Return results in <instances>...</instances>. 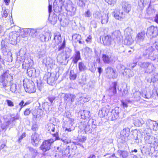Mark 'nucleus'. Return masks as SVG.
Wrapping results in <instances>:
<instances>
[{
	"instance_id": "f704fd0d",
	"label": "nucleus",
	"mask_w": 158,
	"mask_h": 158,
	"mask_svg": "<svg viewBox=\"0 0 158 158\" xmlns=\"http://www.w3.org/2000/svg\"><path fill=\"white\" fill-rule=\"evenodd\" d=\"M57 17L55 15H54L52 16H49V19L50 22L51 23L54 25L55 24L57 21Z\"/></svg>"
},
{
	"instance_id": "0e129e2a",
	"label": "nucleus",
	"mask_w": 158,
	"mask_h": 158,
	"mask_svg": "<svg viewBox=\"0 0 158 158\" xmlns=\"http://www.w3.org/2000/svg\"><path fill=\"white\" fill-rule=\"evenodd\" d=\"M88 123V124L86 125V126H85V127L84 130V131L85 132L89 131L90 129V124H89V122Z\"/></svg>"
},
{
	"instance_id": "79ce46f5",
	"label": "nucleus",
	"mask_w": 158,
	"mask_h": 158,
	"mask_svg": "<svg viewBox=\"0 0 158 158\" xmlns=\"http://www.w3.org/2000/svg\"><path fill=\"white\" fill-rule=\"evenodd\" d=\"M89 124H91V127L93 128L94 129L96 128L97 125L96 124L95 121L93 119H90L89 120Z\"/></svg>"
},
{
	"instance_id": "4c0bfd02",
	"label": "nucleus",
	"mask_w": 158,
	"mask_h": 158,
	"mask_svg": "<svg viewBox=\"0 0 158 158\" xmlns=\"http://www.w3.org/2000/svg\"><path fill=\"white\" fill-rule=\"evenodd\" d=\"M78 68L80 71H84L86 69V67L84 63L82 62H79L78 63Z\"/></svg>"
},
{
	"instance_id": "c03bdc74",
	"label": "nucleus",
	"mask_w": 158,
	"mask_h": 158,
	"mask_svg": "<svg viewBox=\"0 0 158 158\" xmlns=\"http://www.w3.org/2000/svg\"><path fill=\"white\" fill-rule=\"evenodd\" d=\"M90 98V97L89 96H87L85 97L81 96L78 98V100L80 101H82L84 102H85L89 101Z\"/></svg>"
},
{
	"instance_id": "6e6d98bb",
	"label": "nucleus",
	"mask_w": 158,
	"mask_h": 158,
	"mask_svg": "<svg viewBox=\"0 0 158 158\" xmlns=\"http://www.w3.org/2000/svg\"><path fill=\"white\" fill-rule=\"evenodd\" d=\"M27 30V31L28 32H29V34L32 36H33L34 34L36 32V30L34 29L28 28Z\"/></svg>"
},
{
	"instance_id": "e433bc0d",
	"label": "nucleus",
	"mask_w": 158,
	"mask_h": 158,
	"mask_svg": "<svg viewBox=\"0 0 158 158\" xmlns=\"http://www.w3.org/2000/svg\"><path fill=\"white\" fill-rule=\"evenodd\" d=\"M46 35H43V36L41 37V40L43 41H48L50 39L52 35L51 34L48 33L46 34Z\"/></svg>"
},
{
	"instance_id": "69168bd1",
	"label": "nucleus",
	"mask_w": 158,
	"mask_h": 158,
	"mask_svg": "<svg viewBox=\"0 0 158 158\" xmlns=\"http://www.w3.org/2000/svg\"><path fill=\"white\" fill-rule=\"evenodd\" d=\"M61 140L64 142V143L65 144H67L70 142V141L69 139L64 138H62L61 139Z\"/></svg>"
},
{
	"instance_id": "8fccbe9b",
	"label": "nucleus",
	"mask_w": 158,
	"mask_h": 158,
	"mask_svg": "<svg viewBox=\"0 0 158 158\" xmlns=\"http://www.w3.org/2000/svg\"><path fill=\"white\" fill-rule=\"evenodd\" d=\"M158 80V73H155L151 78V81L153 82Z\"/></svg>"
},
{
	"instance_id": "f3484780",
	"label": "nucleus",
	"mask_w": 158,
	"mask_h": 158,
	"mask_svg": "<svg viewBox=\"0 0 158 158\" xmlns=\"http://www.w3.org/2000/svg\"><path fill=\"white\" fill-rule=\"evenodd\" d=\"M145 33L144 31L139 33L137 35L136 37L137 43L139 44L141 42H143L144 38Z\"/></svg>"
},
{
	"instance_id": "37998d69",
	"label": "nucleus",
	"mask_w": 158,
	"mask_h": 158,
	"mask_svg": "<svg viewBox=\"0 0 158 158\" xmlns=\"http://www.w3.org/2000/svg\"><path fill=\"white\" fill-rule=\"evenodd\" d=\"M88 124V123L87 122H81L80 123L79 127L82 131L85 129L86 125Z\"/></svg>"
},
{
	"instance_id": "f8f14e48",
	"label": "nucleus",
	"mask_w": 158,
	"mask_h": 158,
	"mask_svg": "<svg viewBox=\"0 0 158 158\" xmlns=\"http://www.w3.org/2000/svg\"><path fill=\"white\" fill-rule=\"evenodd\" d=\"M112 15L116 19L120 21H122L125 17L123 12L120 10H115Z\"/></svg>"
},
{
	"instance_id": "4468645a",
	"label": "nucleus",
	"mask_w": 158,
	"mask_h": 158,
	"mask_svg": "<svg viewBox=\"0 0 158 158\" xmlns=\"http://www.w3.org/2000/svg\"><path fill=\"white\" fill-rule=\"evenodd\" d=\"M130 129L128 128H125L123 129L121 132V139L124 142L126 141L127 140L128 137L129 135Z\"/></svg>"
},
{
	"instance_id": "5701e85b",
	"label": "nucleus",
	"mask_w": 158,
	"mask_h": 158,
	"mask_svg": "<svg viewBox=\"0 0 158 158\" xmlns=\"http://www.w3.org/2000/svg\"><path fill=\"white\" fill-rule=\"evenodd\" d=\"M133 31L131 27H128L124 30V35L125 37L131 36V35L133 34Z\"/></svg>"
},
{
	"instance_id": "774afa93",
	"label": "nucleus",
	"mask_w": 158,
	"mask_h": 158,
	"mask_svg": "<svg viewBox=\"0 0 158 158\" xmlns=\"http://www.w3.org/2000/svg\"><path fill=\"white\" fill-rule=\"evenodd\" d=\"M31 111L29 109H27L25 110L24 114L25 115H28L30 113Z\"/></svg>"
},
{
	"instance_id": "423d86ee",
	"label": "nucleus",
	"mask_w": 158,
	"mask_h": 158,
	"mask_svg": "<svg viewBox=\"0 0 158 158\" xmlns=\"http://www.w3.org/2000/svg\"><path fill=\"white\" fill-rule=\"evenodd\" d=\"M158 124L155 121L148 120L146 122V127L147 128L156 131L157 130Z\"/></svg>"
},
{
	"instance_id": "0eeeda50",
	"label": "nucleus",
	"mask_w": 158,
	"mask_h": 158,
	"mask_svg": "<svg viewBox=\"0 0 158 158\" xmlns=\"http://www.w3.org/2000/svg\"><path fill=\"white\" fill-rule=\"evenodd\" d=\"M105 71L106 76L109 78H115L117 77V74L112 68L108 66L106 69Z\"/></svg>"
},
{
	"instance_id": "20e7f679",
	"label": "nucleus",
	"mask_w": 158,
	"mask_h": 158,
	"mask_svg": "<svg viewBox=\"0 0 158 158\" xmlns=\"http://www.w3.org/2000/svg\"><path fill=\"white\" fill-rule=\"evenodd\" d=\"M55 139H51L45 140L42 143L40 148L44 152L48 151L51 148V144L54 142Z\"/></svg>"
},
{
	"instance_id": "ea45409f",
	"label": "nucleus",
	"mask_w": 158,
	"mask_h": 158,
	"mask_svg": "<svg viewBox=\"0 0 158 158\" xmlns=\"http://www.w3.org/2000/svg\"><path fill=\"white\" fill-rule=\"evenodd\" d=\"M77 74L74 73L73 70L70 71L69 73V78L71 80H75L77 77Z\"/></svg>"
},
{
	"instance_id": "412c9836",
	"label": "nucleus",
	"mask_w": 158,
	"mask_h": 158,
	"mask_svg": "<svg viewBox=\"0 0 158 158\" xmlns=\"http://www.w3.org/2000/svg\"><path fill=\"white\" fill-rule=\"evenodd\" d=\"M145 142L146 143L152 144L155 141V138L152 136H146L144 137Z\"/></svg>"
},
{
	"instance_id": "f257e3e1",
	"label": "nucleus",
	"mask_w": 158,
	"mask_h": 158,
	"mask_svg": "<svg viewBox=\"0 0 158 158\" xmlns=\"http://www.w3.org/2000/svg\"><path fill=\"white\" fill-rule=\"evenodd\" d=\"M13 79V76L9 73L8 70H6L0 77V81L2 83L3 86L6 89L7 87H9L11 84V81Z\"/></svg>"
},
{
	"instance_id": "9d476101",
	"label": "nucleus",
	"mask_w": 158,
	"mask_h": 158,
	"mask_svg": "<svg viewBox=\"0 0 158 158\" xmlns=\"http://www.w3.org/2000/svg\"><path fill=\"white\" fill-rule=\"evenodd\" d=\"M31 139L32 144L34 146H37L40 140V135L36 133H34L32 135Z\"/></svg>"
},
{
	"instance_id": "864d4df0",
	"label": "nucleus",
	"mask_w": 158,
	"mask_h": 158,
	"mask_svg": "<svg viewBox=\"0 0 158 158\" xmlns=\"http://www.w3.org/2000/svg\"><path fill=\"white\" fill-rule=\"evenodd\" d=\"M8 9L4 10L2 12V17L4 18H6L8 16Z\"/></svg>"
},
{
	"instance_id": "39448f33",
	"label": "nucleus",
	"mask_w": 158,
	"mask_h": 158,
	"mask_svg": "<svg viewBox=\"0 0 158 158\" xmlns=\"http://www.w3.org/2000/svg\"><path fill=\"white\" fill-rule=\"evenodd\" d=\"M146 35L150 39L156 37L158 35V27L154 26L150 27L148 28Z\"/></svg>"
},
{
	"instance_id": "bf43d9fd",
	"label": "nucleus",
	"mask_w": 158,
	"mask_h": 158,
	"mask_svg": "<svg viewBox=\"0 0 158 158\" xmlns=\"http://www.w3.org/2000/svg\"><path fill=\"white\" fill-rule=\"evenodd\" d=\"M96 26V22L94 20H92L90 23V27L91 28H95Z\"/></svg>"
},
{
	"instance_id": "dca6fc26",
	"label": "nucleus",
	"mask_w": 158,
	"mask_h": 158,
	"mask_svg": "<svg viewBox=\"0 0 158 158\" xmlns=\"http://www.w3.org/2000/svg\"><path fill=\"white\" fill-rule=\"evenodd\" d=\"M72 58L73 63L77 64L79 60L81 59L80 52L79 51L76 50Z\"/></svg>"
},
{
	"instance_id": "c9c22d12",
	"label": "nucleus",
	"mask_w": 158,
	"mask_h": 158,
	"mask_svg": "<svg viewBox=\"0 0 158 158\" xmlns=\"http://www.w3.org/2000/svg\"><path fill=\"white\" fill-rule=\"evenodd\" d=\"M117 85V83L116 82H114L112 83V86H111L110 87V90L111 91H112L114 94L116 93V87Z\"/></svg>"
},
{
	"instance_id": "6e6552de",
	"label": "nucleus",
	"mask_w": 158,
	"mask_h": 158,
	"mask_svg": "<svg viewBox=\"0 0 158 158\" xmlns=\"http://www.w3.org/2000/svg\"><path fill=\"white\" fill-rule=\"evenodd\" d=\"M19 37V35L15 32L10 33L9 38V41L10 44L13 45L16 44Z\"/></svg>"
},
{
	"instance_id": "7ed1b4c3",
	"label": "nucleus",
	"mask_w": 158,
	"mask_h": 158,
	"mask_svg": "<svg viewBox=\"0 0 158 158\" xmlns=\"http://www.w3.org/2000/svg\"><path fill=\"white\" fill-rule=\"evenodd\" d=\"M61 150L60 152H56L54 156L55 158H68L70 156L69 150L66 148H63L62 149L57 148V150Z\"/></svg>"
},
{
	"instance_id": "6ab92c4d",
	"label": "nucleus",
	"mask_w": 158,
	"mask_h": 158,
	"mask_svg": "<svg viewBox=\"0 0 158 158\" xmlns=\"http://www.w3.org/2000/svg\"><path fill=\"white\" fill-rule=\"evenodd\" d=\"M123 75L126 76V77H130L133 76V72L129 69H125L124 72L123 73Z\"/></svg>"
},
{
	"instance_id": "de8ad7c7",
	"label": "nucleus",
	"mask_w": 158,
	"mask_h": 158,
	"mask_svg": "<svg viewBox=\"0 0 158 158\" xmlns=\"http://www.w3.org/2000/svg\"><path fill=\"white\" fill-rule=\"evenodd\" d=\"M131 102V101L129 99H126L124 101H121L122 104L124 108L127 107L128 104Z\"/></svg>"
},
{
	"instance_id": "f03ea898",
	"label": "nucleus",
	"mask_w": 158,
	"mask_h": 158,
	"mask_svg": "<svg viewBox=\"0 0 158 158\" xmlns=\"http://www.w3.org/2000/svg\"><path fill=\"white\" fill-rule=\"evenodd\" d=\"M102 58L104 63L105 64H111L114 61L112 53L110 51H107L103 54Z\"/></svg>"
},
{
	"instance_id": "9b49d317",
	"label": "nucleus",
	"mask_w": 158,
	"mask_h": 158,
	"mask_svg": "<svg viewBox=\"0 0 158 158\" xmlns=\"http://www.w3.org/2000/svg\"><path fill=\"white\" fill-rule=\"evenodd\" d=\"M111 37L115 41L118 42L120 41L122 36L120 31L117 30L114 31L112 34Z\"/></svg>"
},
{
	"instance_id": "603ef678",
	"label": "nucleus",
	"mask_w": 158,
	"mask_h": 158,
	"mask_svg": "<svg viewBox=\"0 0 158 158\" xmlns=\"http://www.w3.org/2000/svg\"><path fill=\"white\" fill-rule=\"evenodd\" d=\"M84 16L85 17L89 18L91 17L92 13L90 10H88L85 12Z\"/></svg>"
},
{
	"instance_id": "72a5a7b5",
	"label": "nucleus",
	"mask_w": 158,
	"mask_h": 158,
	"mask_svg": "<svg viewBox=\"0 0 158 158\" xmlns=\"http://www.w3.org/2000/svg\"><path fill=\"white\" fill-rule=\"evenodd\" d=\"M151 63L147 62H139L138 63V65L141 68L143 69H146L148 65L150 64Z\"/></svg>"
},
{
	"instance_id": "aec40b11",
	"label": "nucleus",
	"mask_w": 158,
	"mask_h": 158,
	"mask_svg": "<svg viewBox=\"0 0 158 158\" xmlns=\"http://www.w3.org/2000/svg\"><path fill=\"white\" fill-rule=\"evenodd\" d=\"M111 38L112 37L108 35L104 37L103 39V42L104 44L107 45H110L112 42Z\"/></svg>"
},
{
	"instance_id": "393cba45",
	"label": "nucleus",
	"mask_w": 158,
	"mask_h": 158,
	"mask_svg": "<svg viewBox=\"0 0 158 158\" xmlns=\"http://www.w3.org/2000/svg\"><path fill=\"white\" fill-rule=\"evenodd\" d=\"M73 40H74L76 42H78L80 44H82L83 43L81 41V36L78 34H74L72 36Z\"/></svg>"
},
{
	"instance_id": "5fc2aeb1",
	"label": "nucleus",
	"mask_w": 158,
	"mask_h": 158,
	"mask_svg": "<svg viewBox=\"0 0 158 158\" xmlns=\"http://www.w3.org/2000/svg\"><path fill=\"white\" fill-rule=\"evenodd\" d=\"M16 85L15 84H12L10 86V90L13 93L15 92L16 89H17Z\"/></svg>"
},
{
	"instance_id": "a878e982",
	"label": "nucleus",
	"mask_w": 158,
	"mask_h": 158,
	"mask_svg": "<svg viewBox=\"0 0 158 158\" xmlns=\"http://www.w3.org/2000/svg\"><path fill=\"white\" fill-rule=\"evenodd\" d=\"M124 44L127 45H131L134 42V40L131 36L129 37H125V39L124 40Z\"/></svg>"
},
{
	"instance_id": "3c124183",
	"label": "nucleus",
	"mask_w": 158,
	"mask_h": 158,
	"mask_svg": "<svg viewBox=\"0 0 158 158\" xmlns=\"http://www.w3.org/2000/svg\"><path fill=\"white\" fill-rule=\"evenodd\" d=\"M85 54L87 55L90 54L92 52V49L89 47H86L84 49Z\"/></svg>"
},
{
	"instance_id": "bb28decb",
	"label": "nucleus",
	"mask_w": 158,
	"mask_h": 158,
	"mask_svg": "<svg viewBox=\"0 0 158 158\" xmlns=\"http://www.w3.org/2000/svg\"><path fill=\"white\" fill-rule=\"evenodd\" d=\"M101 23L102 24H106L108 22V16L107 15L103 13H102V16L101 17Z\"/></svg>"
},
{
	"instance_id": "c756f323",
	"label": "nucleus",
	"mask_w": 158,
	"mask_h": 158,
	"mask_svg": "<svg viewBox=\"0 0 158 158\" xmlns=\"http://www.w3.org/2000/svg\"><path fill=\"white\" fill-rule=\"evenodd\" d=\"M117 154L122 156L123 158H127L128 156V153L126 151L118 150L117 152Z\"/></svg>"
},
{
	"instance_id": "e2e57ef3",
	"label": "nucleus",
	"mask_w": 158,
	"mask_h": 158,
	"mask_svg": "<svg viewBox=\"0 0 158 158\" xmlns=\"http://www.w3.org/2000/svg\"><path fill=\"white\" fill-rule=\"evenodd\" d=\"M105 1L110 5L114 4L116 2V0H105Z\"/></svg>"
},
{
	"instance_id": "a18cd8bd",
	"label": "nucleus",
	"mask_w": 158,
	"mask_h": 158,
	"mask_svg": "<svg viewBox=\"0 0 158 158\" xmlns=\"http://www.w3.org/2000/svg\"><path fill=\"white\" fill-rule=\"evenodd\" d=\"M58 50L59 51L62 50L65 48V42L64 40L63 42L61 43L58 45Z\"/></svg>"
},
{
	"instance_id": "a211bd4d",
	"label": "nucleus",
	"mask_w": 158,
	"mask_h": 158,
	"mask_svg": "<svg viewBox=\"0 0 158 158\" xmlns=\"http://www.w3.org/2000/svg\"><path fill=\"white\" fill-rule=\"evenodd\" d=\"M122 7L124 11L127 13L129 12L131 10V5L127 2H123L122 3Z\"/></svg>"
},
{
	"instance_id": "09e8293b",
	"label": "nucleus",
	"mask_w": 158,
	"mask_h": 158,
	"mask_svg": "<svg viewBox=\"0 0 158 158\" xmlns=\"http://www.w3.org/2000/svg\"><path fill=\"white\" fill-rule=\"evenodd\" d=\"M33 82H32L31 81V82L29 81H28L26 83L24 82L23 86L24 87L25 89L26 88H30L31 87V85H33Z\"/></svg>"
},
{
	"instance_id": "a19ab883",
	"label": "nucleus",
	"mask_w": 158,
	"mask_h": 158,
	"mask_svg": "<svg viewBox=\"0 0 158 158\" xmlns=\"http://www.w3.org/2000/svg\"><path fill=\"white\" fill-rule=\"evenodd\" d=\"M35 69L34 68L28 69L27 70V73L29 77H32L34 76L35 73Z\"/></svg>"
},
{
	"instance_id": "052dcab7",
	"label": "nucleus",
	"mask_w": 158,
	"mask_h": 158,
	"mask_svg": "<svg viewBox=\"0 0 158 158\" xmlns=\"http://www.w3.org/2000/svg\"><path fill=\"white\" fill-rule=\"evenodd\" d=\"M6 102L9 106L12 107L14 106V103L11 100L8 99H6Z\"/></svg>"
},
{
	"instance_id": "49530a36",
	"label": "nucleus",
	"mask_w": 158,
	"mask_h": 158,
	"mask_svg": "<svg viewBox=\"0 0 158 158\" xmlns=\"http://www.w3.org/2000/svg\"><path fill=\"white\" fill-rule=\"evenodd\" d=\"M71 94H66L64 97V99L65 103H67L70 100Z\"/></svg>"
},
{
	"instance_id": "473e14b6",
	"label": "nucleus",
	"mask_w": 158,
	"mask_h": 158,
	"mask_svg": "<svg viewBox=\"0 0 158 158\" xmlns=\"http://www.w3.org/2000/svg\"><path fill=\"white\" fill-rule=\"evenodd\" d=\"M36 89L34 84L31 85V87L25 89V91L29 93H34L35 92Z\"/></svg>"
},
{
	"instance_id": "ddd939ff",
	"label": "nucleus",
	"mask_w": 158,
	"mask_h": 158,
	"mask_svg": "<svg viewBox=\"0 0 158 158\" xmlns=\"http://www.w3.org/2000/svg\"><path fill=\"white\" fill-rule=\"evenodd\" d=\"M64 0H55L53 3V8L55 10L56 9H61L64 5Z\"/></svg>"
},
{
	"instance_id": "cd10ccee",
	"label": "nucleus",
	"mask_w": 158,
	"mask_h": 158,
	"mask_svg": "<svg viewBox=\"0 0 158 158\" xmlns=\"http://www.w3.org/2000/svg\"><path fill=\"white\" fill-rule=\"evenodd\" d=\"M2 52L3 54L7 52V46L5 41L2 40L1 43Z\"/></svg>"
},
{
	"instance_id": "338daca9",
	"label": "nucleus",
	"mask_w": 158,
	"mask_h": 158,
	"mask_svg": "<svg viewBox=\"0 0 158 158\" xmlns=\"http://www.w3.org/2000/svg\"><path fill=\"white\" fill-rule=\"evenodd\" d=\"M48 99L51 103H52L53 101L55 99V97L53 96H50L48 97Z\"/></svg>"
},
{
	"instance_id": "b1692460",
	"label": "nucleus",
	"mask_w": 158,
	"mask_h": 158,
	"mask_svg": "<svg viewBox=\"0 0 158 158\" xmlns=\"http://www.w3.org/2000/svg\"><path fill=\"white\" fill-rule=\"evenodd\" d=\"M110 113L111 114V116L112 120H114L118 118L119 112L117 110L115 109L113 110L110 114Z\"/></svg>"
},
{
	"instance_id": "c85d7f7f",
	"label": "nucleus",
	"mask_w": 158,
	"mask_h": 158,
	"mask_svg": "<svg viewBox=\"0 0 158 158\" xmlns=\"http://www.w3.org/2000/svg\"><path fill=\"white\" fill-rule=\"evenodd\" d=\"M71 51V50L69 48L67 47L65 48L64 53L65 55L66 60L70 56Z\"/></svg>"
},
{
	"instance_id": "2f4dec72",
	"label": "nucleus",
	"mask_w": 158,
	"mask_h": 158,
	"mask_svg": "<svg viewBox=\"0 0 158 158\" xmlns=\"http://www.w3.org/2000/svg\"><path fill=\"white\" fill-rule=\"evenodd\" d=\"M135 125L137 127H140L142 126V125L144 123V121L142 119H136L134 121Z\"/></svg>"
},
{
	"instance_id": "7c9ffc66",
	"label": "nucleus",
	"mask_w": 158,
	"mask_h": 158,
	"mask_svg": "<svg viewBox=\"0 0 158 158\" xmlns=\"http://www.w3.org/2000/svg\"><path fill=\"white\" fill-rule=\"evenodd\" d=\"M90 116V113L86 110H84L83 113L81 114V118L85 119L86 118H89Z\"/></svg>"
},
{
	"instance_id": "4d7b16f0",
	"label": "nucleus",
	"mask_w": 158,
	"mask_h": 158,
	"mask_svg": "<svg viewBox=\"0 0 158 158\" xmlns=\"http://www.w3.org/2000/svg\"><path fill=\"white\" fill-rule=\"evenodd\" d=\"M27 148L29 151L31 152L32 153L34 154L35 155L38 154L37 150L33 149V148L30 147H28Z\"/></svg>"
},
{
	"instance_id": "1a4fd4ad",
	"label": "nucleus",
	"mask_w": 158,
	"mask_h": 158,
	"mask_svg": "<svg viewBox=\"0 0 158 158\" xmlns=\"http://www.w3.org/2000/svg\"><path fill=\"white\" fill-rule=\"evenodd\" d=\"M48 127L47 128V130L48 132L51 134L53 136L55 137V141L58 139V134L57 131L55 132V126L52 123H50L48 125Z\"/></svg>"
},
{
	"instance_id": "4be33fe9",
	"label": "nucleus",
	"mask_w": 158,
	"mask_h": 158,
	"mask_svg": "<svg viewBox=\"0 0 158 158\" xmlns=\"http://www.w3.org/2000/svg\"><path fill=\"white\" fill-rule=\"evenodd\" d=\"M54 42L55 43V46L56 45L59 44L62 42L60 35H55L54 40H53V42Z\"/></svg>"
},
{
	"instance_id": "2eb2a0df",
	"label": "nucleus",
	"mask_w": 158,
	"mask_h": 158,
	"mask_svg": "<svg viewBox=\"0 0 158 158\" xmlns=\"http://www.w3.org/2000/svg\"><path fill=\"white\" fill-rule=\"evenodd\" d=\"M108 107H103L102 110H99L98 115L100 117L102 118L107 115L109 111V108Z\"/></svg>"
},
{
	"instance_id": "13d9d810",
	"label": "nucleus",
	"mask_w": 158,
	"mask_h": 158,
	"mask_svg": "<svg viewBox=\"0 0 158 158\" xmlns=\"http://www.w3.org/2000/svg\"><path fill=\"white\" fill-rule=\"evenodd\" d=\"M102 16V13L98 11L96 12L94 14V16L96 18H100Z\"/></svg>"
},
{
	"instance_id": "680f3d73",
	"label": "nucleus",
	"mask_w": 158,
	"mask_h": 158,
	"mask_svg": "<svg viewBox=\"0 0 158 158\" xmlns=\"http://www.w3.org/2000/svg\"><path fill=\"white\" fill-rule=\"evenodd\" d=\"M154 50V48H153L152 46H150L147 49V52L149 55L150 53L152 54Z\"/></svg>"
},
{
	"instance_id": "58836bf2",
	"label": "nucleus",
	"mask_w": 158,
	"mask_h": 158,
	"mask_svg": "<svg viewBox=\"0 0 158 158\" xmlns=\"http://www.w3.org/2000/svg\"><path fill=\"white\" fill-rule=\"evenodd\" d=\"M155 69V67L153 64L150 63L149 65L147 67L146 71L147 73H151Z\"/></svg>"
}]
</instances>
